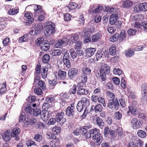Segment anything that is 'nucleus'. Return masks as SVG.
Masks as SVG:
<instances>
[{
    "mask_svg": "<svg viewBox=\"0 0 147 147\" xmlns=\"http://www.w3.org/2000/svg\"><path fill=\"white\" fill-rule=\"evenodd\" d=\"M31 6L34 8V12L33 13L34 17L37 18L38 17V20L39 21L44 20L46 13L42 9V7L36 4L32 5Z\"/></svg>",
    "mask_w": 147,
    "mask_h": 147,
    "instance_id": "nucleus-1",
    "label": "nucleus"
},
{
    "mask_svg": "<svg viewBox=\"0 0 147 147\" xmlns=\"http://www.w3.org/2000/svg\"><path fill=\"white\" fill-rule=\"evenodd\" d=\"M110 67L107 64H104L102 66L100 70V73L99 74V78L100 80H101L103 83H105V81L106 80V76L105 71L108 74L110 71Z\"/></svg>",
    "mask_w": 147,
    "mask_h": 147,
    "instance_id": "nucleus-2",
    "label": "nucleus"
},
{
    "mask_svg": "<svg viewBox=\"0 0 147 147\" xmlns=\"http://www.w3.org/2000/svg\"><path fill=\"white\" fill-rule=\"evenodd\" d=\"M107 107L112 110L117 111L119 108V104L117 98L109 99L107 104Z\"/></svg>",
    "mask_w": 147,
    "mask_h": 147,
    "instance_id": "nucleus-3",
    "label": "nucleus"
},
{
    "mask_svg": "<svg viewBox=\"0 0 147 147\" xmlns=\"http://www.w3.org/2000/svg\"><path fill=\"white\" fill-rule=\"evenodd\" d=\"M46 28L44 30V33L47 36H50L55 32V25L50 22H48L45 24Z\"/></svg>",
    "mask_w": 147,
    "mask_h": 147,
    "instance_id": "nucleus-4",
    "label": "nucleus"
},
{
    "mask_svg": "<svg viewBox=\"0 0 147 147\" xmlns=\"http://www.w3.org/2000/svg\"><path fill=\"white\" fill-rule=\"evenodd\" d=\"M131 123L132 127L134 129H138L142 126L143 122L142 120L134 118L131 120Z\"/></svg>",
    "mask_w": 147,
    "mask_h": 147,
    "instance_id": "nucleus-5",
    "label": "nucleus"
},
{
    "mask_svg": "<svg viewBox=\"0 0 147 147\" xmlns=\"http://www.w3.org/2000/svg\"><path fill=\"white\" fill-rule=\"evenodd\" d=\"M76 107L79 113L82 112L85 108V109L83 115L80 117L81 118L83 119L85 118L86 117L87 114L88 113V111H86V107L83 105L80 102L78 101Z\"/></svg>",
    "mask_w": 147,
    "mask_h": 147,
    "instance_id": "nucleus-6",
    "label": "nucleus"
},
{
    "mask_svg": "<svg viewBox=\"0 0 147 147\" xmlns=\"http://www.w3.org/2000/svg\"><path fill=\"white\" fill-rule=\"evenodd\" d=\"M41 26L39 24H35L33 27L32 29L29 32L31 36H35L38 35L40 32Z\"/></svg>",
    "mask_w": 147,
    "mask_h": 147,
    "instance_id": "nucleus-7",
    "label": "nucleus"
},
{
    "mask_svg": "<svg viewBox=\"0 0 147 147\" xmlns=\"http://www.w3.org/2000/svg\"><path fill=\"white\" fill-rule=\"evenodd\" d=\"M137 106V102L134 100L132 102L131 105L129 107V110L130 112L136 115H137L138 113Z\"/></svg>",
    "mask_w": 147,
    "mask_h": 147,
    "instance_id": "nucleus-8",
    "label": "nucleus"
},
{
    "mask_svg": "<svg viewBox=\"0 0 147 147\" xmlns=\"http://www.w3.org/2000/svg\"><path fill=\"white\" fill-rule=\"evenodd\" d=\"M66 112L69 116L74 117L76 116L77 114L75 111V107L73 106L68 107L66 109Z\"/></svg>",
    "mask_w": 147,
    "mask_h": 147,
    "instance_id": "nucleus-9",
    "label": "nucleus"
},
{
    "mask_svg": "<svg viewBox=\"0 0 147 147\" xmlns=\"http://www.w3.org/2000/svg\"><path fill=\"white\" fill-rule=\"evenodd\" d=\"M64 113L63 112L57 114L55 118L57 122L58 123L61 122V123H64L66 121V119L64 118Z\"/></svg>",
    "mask_w": 147,
    "mask_h": 147,
    "instance_id": "nucleus-10",
    "label": "nucleus"
},
{
    "mask_svg": "<svg viewBox=\"0 0 147 147\" xmlns=\"http://www.w3.org/2000/svg\"><path fill=\"white\" fill-rule=\"evenodd\" d=\"M10 132V130H7L3 133L2 137L5 142H8L10 140L12 137Z\"/></svg>",
    "mask_w": 147,
    "mask_h": 147,
    "instance_id": "nucleus-11",
    "label": "nucleus"
},
{
    "mask_svg": "<svg viewBox=\"0 0 147 147\" xmlns=\"http://www.w3.org/2000/svg\"><path fill=\"white\" fill-rule=\"evenodd\" d=\"M78 69L75 68H73L70 69L68 72V77L70 79H73L78 74Z\"/></svg>",
    "mask_w": 147,
    "mask_h": 147,
    "instance_id": "nucleus-12",
    "label": "nucleus"
},
{
    "mask_svg": "<svg viewBox=\"0 0 147 147\" xmlns=\"http://www.w3.org/2000/svg\"><path fill=\"white\" fill-rule=\"evenodd\" d=\"M92 138L96 145H100L102 142V137L99 132L93 135Z\"/></svg>",
    "mask_w": 147,
    "mask_h": 147,
    "instance_id": "nucleus-13",
    "label": "nucleus"
},
{
    "mask_svg": "<svg viewBox=\"0 0 147 147\" xmlns=\"http://www.w3.org/2000/svg\"><path fill=\"white\" fill-rule=\"evenodd\" d=\"M68 42V39L64 38L62 40H59L56 43L55 46L56 48H60L66 45Z\"/></svg>",
    "mask_w": 147,
    "mask_h": 147,
    "instance_id": "nucleus-14",
    "label": "nucleus"
},
{
    "mask_svg": "<svg viewBox=\"0 0 147 147\" xmlns=\"http://www.w3.org/2000/svg\"><path fill=\"white\" fill-rule=\"evenodd\" d=\"M95 5H93L92 6H90V12H92V14H94L99 13L103 9V7L102 6H99L96 8H95Z\"/></svg>",
    "mask_w": 147,
    "mask_h": 147,
    "instance_id": "nucleus-15",
    "label": "nucleus"
},
{
    "mask_svg": "<svg viewBox=\"0 0 147 147\" xmlns=\"http://www.w3.org/2000/svg\"><path fill=\"white\" fill-rule=\"evenodd\" d=\"M41 49L44 51H46L48 50L50 47V44L49 42L45 40L43 44L41 45Z\"/></svg>",
    "mask_w": 147,
    "mask_h": 147,
    "instance_id": "nucleus-16",
    "label": "nucleus"
},
{
    "mask_svg": "<svg viewBox=\"0 0 147 147\" xmlns=\"http://www.w3.org/2000/svg\"><path fill=\"white\" fill-rule=\"evenodd\" d=\"M41 118L43 121H46L49 117V113L47 111L44 110L42 111V114L41 116Z\"/></svg>",
    "mask_w": 147,
    "mask_h": 147,
    "instance_id": "nucleus-17",
    "label": "nucleus"
},
{
    "mask_svg": "<svg viewBox=\"0 0 147 147\" xmlns=\"http://www.w3.org/2000/svg\"><path fill=\"white\" fill-rule=\"evenodd\" d=\"M118 19V16L116 14H112L109 18V22L111 24L113 25L117 21Z\"/></svg>",
    "mask_w": 147,
    "mask_h": 147,
    "instance_id": "nucleus-18",
    "label": "nucleus"
},
{
    "mask_svg": "<svg viewBox=\"0 0 147 147\" xmlns=\"http://www.w3.org/2000/svg\"><path fill=\"white\" fill-rule=\"evenodd\" d=\"M66 72L65 71L59 69L57 76L56 75V77L59 79H63L66 77Z\"/></svg>",
    "mask_w": 147,
    "mask_h": 147,
    "instance_id": "nucleus-19",
    "label": "nucleus"
},
{
    "mask_svg": "<svg viewBox=\"0 0 147 147\" xmlns=\"http://www.w3.org/2000/svg\"><path fill=\"white\" fill-rule=\"evenodd\" d=\"M133 2L130 0H127L123 1L122 4V6L123 8H129L133 4Z\"/></svg>",
    "mask_w": 147,
    "mask_h": 147,
    "instance_id": "nucleus-20",
    "label": "nucleus"
},
{
    "mask_svg": "<svg viewBox=\"0 0 147 147\" xmlns=\"http://www.w3.org/2000/svg\"><path fill=\"white\" fill-rule=\"evenodd\" d=\"M96 49L93 48H88L86 50V55L88 57H91L95 53Z\"/></svg>",
    "mask_w": 147,
    "mask_h": 147,
    "instance_id": "nucleus-21",
    "label": "nucleus"
},
{
    "mask_svg": "<svg viewBox=\"0 0 147 147\" xmlns=\"http://www.w3.org/2000/svg\"><path fill=\"white\" fill-rule=\"evenodd\" d=\"M25 16L28 19L27 21L29 24H31L34 22V19L32 17V16H33V14L27 13L25 14Z\"/></svg>",
    "mask_w": 147,
    "mask_h": 147,
    "instance_id": "nucleus-22",
    "label": "nucleus"
},
{
    "mask_svg": "<svg viewBox=\"0 0 147 147\" xmlns=\"http://www.w3.org/2000/svg\"><path fill=\"white\" fill-rule=\"evenodd\" d=\"M48 69V68L45 67H43L41 68V74L43 78L45 79L47 78Z\"/></svg>",
    "mask_w": 147,
    "mask_h": 147,
    "instance_id": "nucleus-23",
    "label": "nucleus"
},
{
    "mask_svg": "<svg viewBox=\"0 0 147 147\" xmlns=\"http://www.w3.org/2000/svg\"><path fill=\"white\" fill-rule=\"evenodd\" d=\"M101 36L100 33H96L94 34L91 36L92 42H97L101 38Z\"/></svg>",
    "mask_w": 147,
    "mask_h": 147,
    "instance_id": "nucleus-24",
    "label": "nucleus"
},
{
    "mask_svg": "<svg viewBox=\"0 0 147 147\" xmlns=\"http://www.w3.org/2000/svg\"><path fill=\"white\" fill-rule=\"evenodd\" d=\"M91 108L93 109V108L94 109L96 113H98L101 112L102 110V105L100 104H98L96 105L95 106H92Z\"/></svg>",
    "mask_w": 147,
    "mask_h": 147,
    "instance_id": "nucleus-25",
    "label": "nucleus"
},
{
    "mask_svg": "<svg viewBox=\"0 0 147 147\" xmlns=\"http://www.w3.org/2000/svg\"><path fill=\"white\" fill-rule=\"evenodd\" d=\"M142 93L141 101L144 102L147 100V90H142Z\"/></svg>",
    "mask_w": 147,
    "mask_h": 147,
    "instance_id": "nucleus-26",
    "label": "nucleus"
},
{
    "mask_svg": "<svg viewBox=\"0 0 147 147\" xmlns=\"http://www.w3.org/2000/svg\"><path fill=\"white\" fill-rule=\"evenodd\" d=\"M88 93V90L84 88H78L77 91V94L78 95H86Z\"/></svg>",
    "mask_w": 147,
    "mask_h": 147,
    "instance_id": "nucleus-27",
    "label": "nucleus"
},
{
    "mask_svg": "<svg viewBox=\"0 0 147 147\" xmlns=\"http://www.w3.org/2000/svg\"><path fill=\"white\" fill-rule=\"evenodd\" d=\"M20 132V129L18 128H15L12 129L11 134L12 137H17L19 134Z\"/></svg>",
    "mask_w": 147,
    "mask_h": 147,
    "instance_id": "nucleus-28",
    "label": "nucleus"
},
{
    "mask_svg": "<svg viewBox=\"0 0 147 147\" xmlns=\"http://www.w3.org/2000/svg\"><path fill=\"white\" fill-rule=\"evenodd\" d=\"M82 104L86 107L89 104V100L88 98L86 97H83L81 98V100L79 101Z\"/></svg>",
    "mask_w": 147,
    "mask_h": 147,
    "instance_id": "nucleus-29",
    "label": "nucleus"
},
{
    "mask_svg": "<svg viewBox=\"0 0 147 147\" xmlns=\"http://www.w3.org/2000/svg\"><path fill=\"white\" fill-rule=\"evenodd\" d=\"M137 136L141 138H144L146 136L145 131L142 130H139L137 132Z\"/></svg>",
    "mask_w": 147,
    "mask_h": 147,
    "instance_id": "nucleus-30",
    "label": "nucleus"
},
{
    "mask_svg": "<svg viewBox=\"0 0 147 147\" xmlns=\"http://www.w3.org/2000/svg\"><path fill=\"white\" fill-rule=\"evenodd\" d=\"M69 52L70 53L71 57L73 59H76L77 57V54L76 52H75L74 49L73 48H71L69 50Z\"/></svg>",
    "mask_w": 147,
    "mask_h": 147,
    "instance_id": "nucleus-31",
    "label": "nucleus"
},
{
    "mask_svg": "<svg viewBox=\"0 0 147 147\" xmlns=\"http://www.w3.org/2000/svg\"><path fill=\"white\" fill-rule=\"evenodd\" d=\"M96 125L101 128H102L104 125L103 121L100 117L96 119Z\"/></svg>",
    "mask_w": 147,
    "mask_h": 147,
    "instance_id": "nucleus-32",
    "label": "nucleus"
},
{
    "mask_svg": "<svg viewBox=\"0 0 147 147\" xmlns=\"http://www.w3.org/2000/svg\"><path fill=\"white\" fill-rule=\"evenodd\" d=\"M62 53V51L60 49H55L53 50L51 53L52 56H56L60 55Z\"/></svg>",
    "mask_w": 147,
    "mask_h": 147,
    "instance_id": "nucleus-33",
    "label": "nucleus"
},
{
    "mask_svg": "<svg viewBox=\"0 0 147 147\" xmlns=\"http://www.w3.org/2000/svg\"><path fill=\"white\" fill-rule=\"evenodd\" d=\"M0 95L4 93L6 90V82L5 83L0 84Z\"/></svg>",
    "mask_w": 147,
    "mask_h": 147,
    "instance_id": "nucleus-34",
    "label": "nucleus"
},
{
    "mask_svg": "<svg viewBox=\"0 0 147 147\" xmlns=\"http://www.w3.org/2000/svg\"><path fill=\"white\" fill-rule=\"evenodd\" d=\"M78 39V37L77 34H75L72 36L70 37L69 40L68 42L71 44H73L75 41H76Z\"/></svg>",
    "mask_w": 147,
    "mask_h": 147,
    "instance_id": "nucleus-35",
    "label": "nucleus"
},
{
    "mask_svg": "<svg viewBox=\"0 0 147 147\" xmlns=\"http://www.w3.org/2000/svg\"><path fill=\"white\" fill-rule=\"evenodd\" d=\"M119 39V34L116 33L110 38L109 40L110 41L114 42L117 41Z\"/></svg>",
    "mask_w": 147,
    "mask_h": 147,
    "instance_id": "nucleus-36",
    "label": "nucleus"
},
{
    "mask_svg": "<svg viewBox=\"0 0 147 147\" xmlns=\"http://www.w3.org/2000/svg\"><path fill=\"white\" fill-rule=\"evenodd\" d=\"M116 50V46L114 45H112L110 47L109 49V51L110 54L113 55L115 54Z\"/></svg>",
    "mask_w": 147,
    "mask_h": 147,
    "instance_id": "nucleus-37",
    "label": "nucleus"
},
{
    "mask_svg": "<svg viewBox=\"0 0 147 147\" xmlns=\"http://www.w3.org/2000/svg\"><path fill=\"white\" fill-rule=\"evenodd\" d=\"M144 17L142 15L138 14L135 16L133 18L135 21L138 22L139 21H142L144 19Z\"/></svg>",
    "mask_w": 147,
    "mask_h": 147,
    "instance_id": "nucleus-38",
    "label": "nucleus"
},
{
    "mask_svg": "<svg viewBox=\"0 0 147 147\" xmlns=\"http://www.w3.org/2000/svg\"><path fill=\"white\" fill-rule=\"evenodd\" d=\"M44 41L43 38L42 37H41L36 39L35 42L36 45L40 46L41 45L43 44Z\"/></svg>",
    "mask_w": 147,
    "mask_h": 147,
    "instance_id": "nucleus-39",
    "label": "nucleus"
},
{
    "mask_svg": "<svg viewBox=\"0 0 147 147\" xmlns=\"http://www.w3.org/2000/svg\"><path fill=\"white\" fill-rule=\"evenodd\" d=\"M50 59V56L48 54H45L42 57V60L43 62L45 63H48Z\"/></svg>",
    "mask_w": 147,
    "mask_h": 147,
    "instance_id": "nucleus-40",
    "label": "nucleus"
},
{
    "mask_svg": "<svg viewBox=\"0 0 147 147\" xmlns=\"http://www.w3.org/2000/svg\"><path fill=\"white\" fill-rule=\"evenodd\" d=\"M119 40L120 41H123L126 38L125 31L122 30L119 35Z\"/></svg>",
    "mask_w": 147,
    "mask_h": 147,
    "instance_id": "nucleus-41",
    "label": "nucleus"
},
{
    "mask_svg": "<svg viewBox=\"0 0 147 147\" xmlns=\"http://www.w3.org/2000/svg\"><path fill=\"white\" fill-rule=\"evenodd\" d=\"M134 51L131 49H129L126 51L125 53V54L126 56L129 57H131L134 55Z\"/></svg>",
    "mask_w": 147,
    "mask_h": 147,
    "instance_id": "nucleus-42",
    "label": "nucleus"
},
{
    "mask_svg": "<svg viewBox=\"0 0 147 147\" xmlns=\"http://www.w3.org/2000/svg\"><path fill=\"white\" fill-rule=\"evenodd\" d=\"M41 110L38 107H37L34 110L33 114L34 116H37L38 115H41Z\"/></svg>",
    "mask_w": 147,
    "mask_h": 147,
    "instance_id": "nucleus-43",
    "label": "nucleus"
},
{
    "mask_svg": "<svg viewBox=\"0 0 147 147\" xmlns=\"http://www.w3.org/2000/svg\"><path fill=\"white\" fill-rule=\"evenodd\" d=\"M132 142L135 144H138L140 146H142L143 144V142H142L141 140L139 139H132Z\"/></svg>",
    "mask_w": 147,
    "mask_h": 147,
    "instance_id": "nucleus-44",
    "label": "nucleus"
},
{
    "mask_svg": "<svg viewBox=\"0 0 147 147\" xmlns=\"http://www.w3.org/2000/svg\"><path fill=\"white\" fill-rule=\"evenodd\" d=\"M91 72L90 69L87 67H84L82 69L83 74L86 75L89 74Z\"/></svg>",
    "mask_w": 147,
    "mask_h": 147,
    "instance_id": "nucleus-45",
    "label": "nucleus"
},
{
    "mask_svg": "<svg viewBox=\"0 0 147 147\" xmlns=\"http://www.w3.org/2000/svg\"><path fill=\"white\" fill-rule=\"evenodd\" d=\"M28 39V35L25 34L24 35V36L20 38L18 41L19 42L21 43L26 41Z\"/></svg>",
    "mask_w": 147,
    "mask_h": 147,
    "instance_id": "nucleus-46",
    "label": "nucleus"
},
{
    "mask_svg": "<svg viewBox=\"0 0 147 147\" xmlns=\"http://www.w3.org/2000/svg\"><path fill=\"white\" fill-rule=\"evenodd\" d=\"M19 10L18 9L12 8L9 10L8 13L10 15H14L17 14Z\"/></svg>",
    "mask_w": 147,
    "mask_h": 147,
    "instance_id": "nucleus-47",
    "label": "nucleus"
},
{
    "mask_svg": "<svg viewBox=\"0 0 147 147\" xmlns=\"http://www.w3.org/2000/svg\"><path fill=\"white\" fill-rule=\"evenodd\" d=\"M61 129L60 127L55 126L52 129V131L55 134H58L61 131Z\"/></svg>",
    "mask_w": 147,
    "mask_h": 147,
    "instance_id": "nucleus-48",
    "label": "nucleus"
},
{
    "mask_svg": "<svg viewBox=\"0 0 147 147\" xmlns=\"http://www.w3.org/2000/svg\"><path fill=\"white\" fill-rule=\"evenodd\" d=\"M31 105L28 104L25 108L24 110L27 113L30 114L32 112Z\"/></svg>",
    "mask_w": 147,
    "mask_h": 147,
    "instance_id": "nucleus-49",
    "label": "nucleus"
},
{
    "mask_svg": "<svg viewBox=\"0 0 147 147\" xmlns=\"http://www.w3.org/2000/svg\"><path fill=\"white\" fill-rule=\"evenodd\" d=\"M141 9L142 11H147V3L145 2L139 4Z\"/></svg>",
    "mask_w": 147,
    "mask_h": 147,
    "instance_id": "nucleus-50",
    "label": "nucleus"
},
{
    "mask_svg": "<svg viewBox=\"0 0 147 147\" xmlns=\"http://www.w3.org/2000/svg\"><path fill=\"white\" fill-rule=\"evenodd\" d=\"M127 33L129 36L135 35L137 32V30L136 29H130L127 30Z\"/></svg>",
    "mask_w": 147,
    "mask_h": 147,
    "instance_id": "nucleus-51",
    "label": "nucleus"
},
{
    "mask_svg": "<svg viewBox=\"0 0 147 147\" xmlns=\"http://www.w3.org/2000/svg\"><path fill=\"white\" fill-rule=\"evenodd\" d=\"M64 65L67 68H69L71 66V63L69 59L63 60Z\"/></svg>",
    "mask_w": 147,
    "mask_h": 147,
    "instance_id": "nucleus-52",
    "label": "nucleus"
},
{
    "mask_svg": "<svg viewBox=\"0 0 147 147\" xmlns=\"http://www.w3.org/2000/svg\"><path fill=\"white\" fill-rule=\"evenodd\" d=\"M76 85H73L70 89L69 91V92L70 93V94H75L76 91Z\"/></svg>",
    "mask_w": 147,
    "mask_h": 147,
    "instance_id": "nucleus-53",
    "label": "nucleus"
},
{
    "mask_svg": "<svg viewBox=\"0 0 147 147\" xmlns=\"http://www.w3.org/2000/svg\"><path fill=\"white\" fill-rule=\"evenodd\" d=\"M28 146L29 147H37V145L36 144L34 141L31 140H30L27 143Z\"/></svg>",
    "mask_w": 147,
    "mask_h": 147,
    "instance_id": "nucleus-54",
    "label": "nucleus"
},
{
    "mask_svg": "<svg viewBox=\"0 0 147 147\" xmlns=\"http://www.w3.org/2000/svg\"><path fill=\"white\" fill-rule=\"evenodd\" d=\"M103 52L98 51L97 52L96 54V59L97 61L99 60L101 58L103 55Z\"/></svg>",
    "mask_w": 147,
    "mask_h": 147,
    "instance_id": "nucleus-55",
    "label": "nucleus"
},
{
    "mask_svg": "<svg viewBox=\"0 0 147 147\" xmlns=\"http://www.w3.org/2000/svg\"><path fill=\"white\" fill-rule=\"evenodd\" d=\"M41 66L40 64H37L35 68L36 71L34 74H35L39 75L40 74L41 71Z\"/></svg>",
    "mask_w": 147,
    "mask_h": 147,
    "instance_id": "nucleus-56",
    "label": "nucleus"
},
{
    "mask_svg": "<svg viewBox=\"0 0 147 147\" xmlns=\"http://www.w3.org/2000/svg\"><path fill=\"white\" fill-rule=\"evenodd\" d=\"M34 92L38 95H40L42 93L41 89L39 87H36L34 90Z\"/></svg>",
    "mask_w": 147,
    "mask_h": 147,
    "instance_id": "nucleus-57",
    "label": "nucleus"
},
{
    "mask_svg": "<svg viewBox=\"0 0 147 147\" xmlns=\"http://www.w3.org/2000/svg\"><path fill=\"white\" fill-rule=\"evenodd\" d=\"M38 84L43 90L46 89V86L44 81L41 80H39L38 81Z\"/></svg>",
    "mask_w": 147,
    "mask_h": 147,
    "instance_id": "nucleus-58",
    "label": "nucleus"
},
{
    "mask_svg": "<svg viewBox=\"0 0 147 147\" xmlns=\"http://www.w3.org/2000/svg\"><path fill=\"white\" fill-rule=\"evenodd\" d=\"M42 137L41 135L36 134L34 136V139L35 141L39 142L42 139Z\"/></svg>",
    "mask_w": 147,
    "mask_h": 147,
    "instance_id": "nucleus-59",
    "label": "nucleus"
},
{
    "mask_svg": "<svg viewBox=\"0 0 147 147\" xmlns=\"http://www.w3.org/2000/svg\"><path fill=\"white\" fill-rule=\"evenodd\" d=\"M113 72L114 74L119 76L122 74V71L119 68H115L113 70Z\"/></svg>",
    "mask_w": 147,
    "mask_h": 147,
    "instance_id": "nucleus-60",
    "label": "nucleus"
},
{
    "mask_svg": "<svg viewBox=\"0 0 147 147\" xmlns=\"http://www.w3.org/2000/svg\"><path fill=\"white\" fill-rule=\"evenodd\" d=\"M110 131L109 128L108 127H106L104 128V134L105 137L108 136L109 133H110Z\"/></svg>",
    "mask_w": 147,
    "mask_h": 147,
    "instance_id": "nucleus-61",
    "label": "nucleus"
},
{
    "mask_svg": "<svg viewBox=\"0 0 147 147\" xmlns=\"http://www.w3.org/2000/svg\"><path fill=\"white\" fill-rule=\"evenodd\" d=\"M115 116L116 120H119L122 117V114L120 112H117L115 113Z\"/></svg>",
    "mask_w": 147,
    "mask_h": 147,
    "instance_id": "nucleus-62",
    "label": "nucleus"
},
{
    "mask_svg": "<svg viewBox=\"0 0 147 147\" xmlns=\"http://www.w3.org/2000/svg\"><path fill=\"white\" fill-rule=\"evenodd\" d=\"M88 35H90L89 30H87L85 29L82 32V36L84 38Z\"/></svg>",
    "mask_w": 147,
    "mask_h": 147,
    "instance_id": "nucleus-63",
    "label": "nucleus"
},
{
    "mask_svg": "<svg viewBox=\"0 0 147 147\" xmlns=\"http://www.w3.org/2000/svg\"><path fill=\"white\" fill-rule=\"evenodd\" d=\"M47 138L50 139L55 140L56 139V136L55 135L52 133L48 132L47 134Z\"/></svg>",
    "mask_w": 147,
    "mask_h": 147,
    "instance_id": "nucleus-64",
    "label": "nucleus"
}]
</instances>
